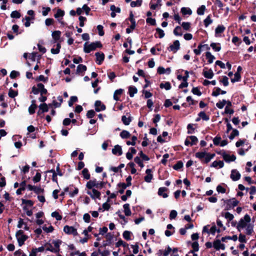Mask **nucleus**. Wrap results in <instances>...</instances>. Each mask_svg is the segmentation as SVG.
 <instances>
[{"label":"nucleus","mask_w":256,"mask_h":256,"mask_svg":"<svg viewBox=\"0 0 256 256\" xmlns=\"http://www.w3.org/2000/svg\"><path fill=\"white\" fill-rule=\"evenodd\" d=\"M106 184L104 182H98L96 179L90 180L87 182L86 184V188L88 190L91 188L101 189Z\"/></svg>","instance_id":"nucleus-1"},{"label":"nucleus","mask_w":256,"mask_h":256,"mask_svg":"<svg viewBox=\"0 0 256 256\" xmlns=\"http://www.w3.org/2000/svg\"><path fill=\"white\" fill-rule=\"evenodd\" d=\"M102 45L100 42H96L88 44L86 42L84 44V50L86 53H89L92 50H95L97 48H102Z\"/></svg>","instance_id":"nucleus-2"},{"label":"nucleus","mask_w":256,"mask_h":256,"mask_svg":"<svg viewBox=\"0 0 256 256\" xmlns=\"http://www.w3.org/2000/svg\"><path fill=\"white\" fill-rule=\"evenodd\" d=\"M250 216L248 214H246L244 218L240 220L237 225L236 228L240 232L241 230L245 228L250 224Z\"/></svg>","instance_id":"nucleus-3"},{"label":"nucleus","mask_w":256,"mask_h":256,"mask_svg":"<svg viewBox=\"0 0 256 256\" xmlns=\"http://www.w3.org/2000/svg\"><path fill=\"white\" fill-rule=\"evenodd\" d=\"M16 238L18 240L19 246H21L24 244V242L28 238V236L24 234V232L22 230H19L16 233Z\"/></svg>","instance_id":"nucleus-4"},{"label":"nucleus","mask_w":256,"mask_h":256,"mask_svg":"<svg viewBox=\"0 0 256 256\" xmlns=\"http://www.w3.org/2000/svg\"><path fill=\"white\" fill-rule=\"evenodd\" d=\"M218 154H220L222 156L224 160H225V162H234L236 159V156L234 155H230L228 154H226L224 151H221L219 152H218Z\"/></svg>","instance_id":"nucleus-5"},{"label":"nucleus","mask_w":256,"mask_h":256,"mask_svg":"<svg viewBox=\"0 0 256 256\" xmlns=\"http://www.w3.org/2000/svg\"><path fill=\"white\" fill-rule=\"evenodd\" d=\"M87 194L90 196L92 199L98 198L100 199V192L98 191L96 188H91V190H88L86 191Z\"/></svg>","instance_id":"nucleus-6"},{"label":"nucleus","mask_w":256,"mask_h":256,"mask_svg":"<svg viewBox=\"0 0 256 256\" xmlns=\"http://www.w3.org/2000/svg\"><path fill=\"white\" fill-rule=\"evenodd\" d=\"M198 141V140L196 136H192L187 137L185 140L184 144L186 146H192L196 144Z\"/></svg>","instance_id":"nucleus-7"},{"label":"nucleus","mask_w":256,"mask_h":256,"mask_svg":"<svg viewBox=\"0 0 256 256\" xmlns=\"http://www.w3.org/2000/svg\"><path fill=\"white\" fill-rule=\"evenodd\" d=\"M64 231L68 234H72L74 236L78 235L76 229L73 226H64Z\"/></svg>","instance_id":"nucleus-8"},{"label":"nucleus","mask_w":256,"mask_h":256,"mask_svg":"<svg viewBox=\"0 0 256 256\" xmlns=\"http://www.w3.org/2000/svg\"><path fill=\"white\" fill-rule=\"evenodd\" d=\"M225 202L227 204V208L229 209L236 206L239 202L235 198H232L226 200Z\"/></svg>","instance_id":"nucleus-9"},{"label":"nucleus","mask_w":256,"mask_h":256,"mask_svg":"<svg viewBox=\"0 0 256 256\" xmlns=\"http://www.w3.org/2000/svg\"><path fill=\"white\" fill-rule=\"evenodd\" d=\"M240 174L236 170H232L231 171L230 178L234 181H236L240 179Z\"/></svg>","instance_id":"nucleus-10"},{"label":"nucleus","mask_w":256,"mask_h":256,"mask_svg":"<svg viewBox=\"0 0 256 256\" xmlns=\"http://www.w3.org/2000/svg\"><path fill=\"white\" fill-rule=\"evenodd\" d=\"M180 48V42L178 40L174 41L173 44L170 45L169 47L170 50L174 52H176Z\"/></svg>","instance_id":"nucleus-11"},{"label":"nucleus","mask_w":256,"mask_h":256,"mask_svg":"<svg viewBox=\"0 0 256 256\" xmlns=\"http://www.w3.org/2000/svg\"><path fill=\"white\" fill-rule=\"evenodd\" d=\"M94 106L96 112H100L106 109V106L100 100H96Z\"/></svg>","instance_id":"nucleus-12"},{"label":"nucleus","mask_w":256,"mask_h":256,"mask_svg":"<svg viewBox=\"0 0 256 256\" xmlns=\"http://www.w3.org/2000/svg\"><path fill=\"white\" fill-rule=\"evenodd\" d=\"M112 153L114 155L121 156L122 154L121 146L117 144L112 149Z\"/></svg>","instance_id":"nucleus-13"},{"label":"nucleus","mask_w":256,"mask_h":256,"mask_svg":"<svg viewBox=\"0 0 256 256\" xmlns=\"http://www.w3.org/2000/svg\"><path fill=\"white\" fill-rule=\"evenodd\" d=\"M203 75L204 76L207 78H212L214 74L212 70H207V68H204L203 70Z\"/></svg>","instance_id":"nucleus-14"},{"label":"nucleus","mask_w":256,"mask_h":256,"mask_svg":"<svg viewBox=\"0 0 256 256\" xmlns=\"http://www.w3.org/2000/svg\"><path fill=\"white\" fill-rule=\"evenodd\" d=\"M214 247L217 250L220 249L224 250L225 248L224 245L222 244L219 240H216L214 242Z\"/></svg>","instance_id":"nucleus-15"},{"label":"nucleus","mask_w":256,"mask_h":256,"mask_svg":"<svg viewBox=\"0 0 256 256\" xmlns=\"http://www.w3.org/2000/svg\"><path fill=\"white\" fill-rule=\"evenodd\" d=\"M52 38L54 40V42H57L60 38L61 32L59 30H56L52 32Z\"/></svg>","instance_id":"nucleus-16"},{"label":"nucleus","mask_w":256,"mask_h":256,"mask_svg":"<svg viewBox=\"0 0 256 256\" xmlns=\"http://www.w3.org/2000/svg\"><path fill=\"white\" fill-rule=\"evenodd\" d=\"M168 190V188L164 187H162L159 188L158 190V195L162 196L164 198H166L168 196V195L165 192Z\"/></svg>","instance_id":"nucleus-17"},{"label":"nucleus","mask_w":256,"mask_h":256,"mask_svg":"<svg viewBox=\"0 0 256 256\" xmlns=\"http://www.w3.org/2000/svg\"><path fill=\"white\" fill-rule=\"evenodd\" d=\"M146 176L144 177V180L148 182H150L153 176L151 174L152 170L150 169H147L146 171Z\"/></svg>","instance_id":"nucleus-18"},{"label":"nucleus","mask_w":256,"mask_h":256,"mask_svg":"<svg viewBox=\"0 0 256 256\" xmlns=\"http://www.w3.org/2000/svg\"><path fill=\"white\" fill-rule=\"evenodd\" d=\"M171 251H172L171 248L168 246L167 248V249L165 250H159L158 252V254L160 256H162V255H163L164 256H166L170 254Z\"/></svg>","instance_id":"nucleus-19"},{"label":"nucleus","mask_w":256,"mask_h":256,"mask_svg":"<svg viewBox=\"0 0 256 256\" xmlns=\"http://www.w3.org/2000/svg\"><path fill=\"white\" fill-rule=\"evenodd\" d=\"M96 58V62L98 64H101L102 62L104 60V55L103 53L96 52L95 54Z\"/></svg>","instance_id":"nucleus-20"},{"label":"nucleus","mask_w":256,"mask_h":256,"mask_svg":"<svg viewBox=\"0 0 256 256\" xmlns=\"http://www.w3.org/2000/svg\"><path fill=\"white\" fill-rule=\"evenodd\" d=\"M37 108V106L36 104V100H32V104L28 108V112L30 114H32L35 112L36 109Z\"/></svg>","instance_id":"nucleus-21"},{"label":"nucleus","mask_w":256,"mask_h":256,"mask_svg":"<svg viewBox=\"0 0 256 256\" xmlns=\"http://www.w3.org/2000/svg\"><path fill=\"white\" fill-rule=\"evenodd\" d=\"M124 90L122 88L116 90L114 94V100L118 101L120 100V96H121Z\"/></svg>","instance_id":"nucleus-22"},{"label":"nucleus","mask_w":256,"mask_h":256,"mask_svg":"<svg viewBox=\"0 0 256 256\" xmlns=\"http://www.w3.org/2000/svg\"><path fill=\"white\" fill-rule=\"evenodd\" d=\"M39 92L40 93L41 95L45 94L47 93V90L44 88V85L41 83L37 84Z\"/></svg>","instance_id":"nucleus-23"},{"label":"nucleus","mask_w":256,"mask_h":256,"mask_svg":"<svg viewBox=\"0 0 256 256\" xmlns=\"http://www.w3.org/2000/svg\"><path fill=\"white\" fill-rule=\"evenodd\" d=\"M224 166V163L222 161L220 160V161H214L212 165L211 166L216 168H222Z\"/></svg>","instance_id":"nucleus-24"},{"label":"nucleus","mask_w":256,"mask_h":256,"mask_svg":"<svg viewBox=\"0 0 256 256\" xmlns=\"http://www.w3.org/2000/svg\"><path fill=\"white\" fill-rule=\"evenodd\" d=\"M220 92L222 94H226V91L222 90H220V88H215L214 90L212 93V96H218L220 94Z\"/></svg>","instance_id":"nucleus-25"},{"label":"nucleus","mask_w":256,"mask_h":256,"mask_svg":"<svg viewBox=\"0 0 256 256\" xmlns=\"http://www.w3.org/2000/svg\"><path fill=\"white\" fill-rule=\"evenodd\" d=\"M123 207L125 215L126 216H130L132 212L130 208V204H126L124 205Z\"/></svg>","instance_id":"nucleus-26"},{"label":"nucleus","mask_w":256,"mask_h":256,"mask_svg":"<svg viewBox=\"0 0 256 256\" xmlns=\"http://www.w3.org/2000/svg\"><path fill=\"white\" fill-rule=\"evenodd\" d=\"M174 34L177 36H182V27L177 26L174 30Z\"/></svg>","instance_id":"nucleus-27"},{"label":"nucleus","mask_w":256,"mask_h":256,"mask_svg":"<svg viewBox=\"0 0 256 256\" xmlns=\"http://www.w3.org/2000/svg\"><path fill=\"white\" fill-rule=\"evenodd\" d=\"M204 46H206L207 49L209 48L208 47V45H206V44H204V45L200 44L198 46V48L194 49V54H196V55H200V53H201L202 48H203Z\"/></svg>","instance_id":"nucleus-28"},{"label":"nucleus","mask_w":256,"mask_h":256,"mask_svg":"<svg viewBox=\"0 0 256 256\" xmlns=\"http://www.w3.org/2000/svg\"><path fill=\"white\" fill-rule=\"evenodd\" d=\"M214 156V154H210L206 153V156L204 157L203 160L205 163H208Z\"/></svg>","instance_id":"nucleus-29"},{"label":"nucleus","mask_w":256,"mask_h":256,"mask_svg":"<svg viewBox=\"0 0 256 256\" xmlns=\"http://www.w3.org/2000/svg\"><path fill=\"white\" fill-rule=\"evenodd\" d=\"M246 234L250 235L254 232V226L252 224H249L246 228Z\"/></svg>","instance_id":"nucleus-30"},{"label":"nucleus","mask_w":256,"mask_h":256,"mask_svg":"<svg viewBox=\"0 0 256 256\" xmlns=\"http://www.w3.org/2000/svg\"><path fill=\"white\" fill-rule=\"evenodd\" d=\"M138 90L136 87L130 86L128 88V93L130 97H133L134 94L137 92Z\"/></svg>","instance_id":"nucleus-31"},{"label":"nucleus","mask_w":256,"mask_h":256,"mask_svg":"<svg viewBox=\"0 0 256 256\" xmlns=\"http://www.w3.org/2000/svg\"><path fill=\"white\" fill-rule=\"evenodd\" d=\"M39 108L40 110H42V112H45L48 111V106L46 103H43L39 106Z\"/></svg>","instance_id":"nucleus-32"},{"label":"nucleus","mask_w":256,"mask_h":256,"mask_svg":"<svg viewBox=\"0 0 256 256\" xmlns=\"http://www.w3.org/2000/svg\"><path fill=\"white\" fill-rule=\"evenodd\" d=\"M206 56L210 64L212 63L214 60L215 59V57L212 55L210 52H206Z\"/></svg>","instance_id":"nucleus-33"},{"label":"nucleus","mask_w":256,"mask_h":256,"mask_svg":"<svg viewBox=\"0 0 256 256\" xmlns=\"http://www.w3.org/2000/svg\"><path fill=\"white\" fill-rule=\"evenodd\" d=\"M181 12L184 15L188 14L190 15L192 14V10L188 8H181Z\"/></svg>","instance_id":"nucleus-34"},{"label":"nucleus","mask_w":256,"mask_h":256,"mask_svg":"<svg viewBox=\"0 0 256 256\" xmlns=\"http://www.w3.org/2000/svg\"><path fill=\"white\" fill-rule=\"evenodd\" d=\"M225 30V28L223 26H218L215 30L216 36H218V34L222 33Z\"/></svg>","instance_id":"nucleus-35"},{"label":"nucleus","mask_w":256,"mask_h":256,"mask_svg":"<svg viewBox=\"0 0 256 256\" xmlns=\"http://www.w3.org/2000/svg\"><path fill=\"white\" fill-rule=\"evenodd\" d=\"M86 70V66L83 64H79L77 67L76 72L78 73H82Z\"/></svg>","instance_id":"nucleus-36"},{"label":"nucleus","mask_w":256,"mask_h":256,"mask_svg":"<svg viewBox=\"0 0 256 256\" xmlns=\"http://www.w3.org/2000/svg\"><path fill=\"white\" fill-rule=\"evenodd\" d=\"M61 48L60 42H58L56 44V48H52L51 49V52L53 54H58L60 52V50Z\"/></svg>","instance_id":"nucleus-37"},{"label":"nucleus","mask_w":256,"mask_h":256,"mask_svg":"<svg viewBox=\"0 0 256 256\" xmlns=\"http://www.w3.org/2000/svg\"><path fill=\"white\" fill-rule=\"evenodd\" d=\"M120 136L122 138H127L130 137V134L128 132L124 130L120 132Z\"/></svg>","instance_id":"nucleus-38"},{"label":"nucleus","mask_w":256,"mask_h":256,"mask_svg":"<svg viewBox=\"0 0 256 256\" xmlns=\"http://www.w3.org/2000/svg\"><path fill=\"white\" fill-rule=\"evenodd\" d=\"M122 120L125 125H128L131 122L130 117L127 118L125 116H123L122 118Z\"/></svg>","instance_id":"nucleus-39"},{"label":"nucleus","mask_w":256,"mask_h":256,"mask_svg":"<svg viewBox=\"0 0 256 256\" xmlns=\"http://www.w3.org/2000/svg\"><path fill=\"white\" fill-rule=\"evenodd\" d=\"M206 152H198L196 154V156L202 161L204 157L206 156Z\"/></svg>","instance_id":"nucleus-40"},{"label":"nucleus","mask_w":256,"mask_h":256,"mask_svg":"<svg viewBox=\"0 0 256 256\" xmlns=\"http://www.w3.org/2000/svg\"><path fill=\"white\" fill-rule=\"evenodd\" d=\"M238 134H239L238 131L236 129H234V130H232V133L230 135L229 138L230 140H232L234 138L235 136H238Z\"/></svg>","instance_id":"nucleus-41"},{"label":"nucleus","mask_w":256,"mask_h":256,"mask_svg":"<svg viewBox=\"0 0 256 256\" xmlns=\"http://www.w3.org/2000/svg\"><path fill=\"white\" fill-rule=\"evenodd\" d=\"M240 79V74L238 72H236L234 74V78L231 79L232 82H238Z\"/></svg>","instance_id":"nucleus-42"},{"label":"nucleus","mask_w":256,"mask_h":256,"mask_svg":"<svg viewBox=\"0 0 256 256\" xmlns=\"http://www.w3.org/2000/svg\"><path fill=\"white\" fill-rule=\"evenodd\" d=\"M210 46L216 52H219L221 48L219 44L212 43L210 44Z\"/></svg>","instance_id":"nucleus-43"},{"label":"nucleus","mask_w":256,"mask_h":256,"mask_svg":"<svg viewBox=\"0 0 256 256\" xmlns=\"http://www.w3.org/2000/svg\"><path fill=\"white\" fill-rule=\"evenodd\" d=\"M82 174L84 178L86 180L90 178V174L87 168H84L82 171Z\"/></svg>","instance_id":"nucleus-44"},{"label":"nucleus","mask_w":256,"mask_h":256,"mask_svg":"<svg viewBox=\"0 0 256 256\" xmlns=\"http://www.w3.org/2000/svg\"><path fill=\"white\" fill-rule=\"evenodd\" d=\"M224 216L228 222H230L234 218V215L230 213L229 212H226L224 214Z\"/></svg>","instance_id":"nucleus-45"},{"label":"nucleus","mask_w":256,"mask_h":256,"mask_svg":"<svg viewBox=\"0 0 256 256\" xmlns=\"http://www.w3.org/2000/svg\"><path fill=\"white\" fill-rule=\"evenodd\" d=\"M142 3V0H137L136 1H132L130 3V6L132 7L139 6H140Z\"/></svg>","instance_id":"nucleus-46"},{"label":"nucleus","mask_w":256,"mask_h":256,"mask_svg":"<svg viewBox=\"0 0 256 256\" xmlns=\"http://www.w3.org/2000/svg\"><path fill=\"white\" fill-rule=\"evenodd\" d=\"M226 100H223L216 104V106L219 108H222L225 104H226Z\"/></svg>","instance_id":"nucleus-47"},{"label":"nucleus","mask_w":256,"mask_h":256,"mask_svg":"<svg viewBox=\"0 0 256 256\" xmlns=\"http://www.w3.org/2000/svg\"><path fill=\"white\" fill-rule=\"evenodd\" d=\"M64 14V11L60 9H58L56 14H54V16L55 18H58L59 17H62Z\"/></svg>","instance_id":"nucleus-48"},{"label":"nucleus","mask_w":256,"mask_h":256,"mask_svg":"<svg viewBox=\"0 0 256 256\" xmlns=\"http://www.w3.org/2000/svg\"><path fill=\"white\" fill-rule=\"evenodd\" d=\"M118 186L122 188L121 190H119V192L121 194L124 192V190L128 187V186L124 183H120Z\"/></svg>","instance_id":"nucleus-49"},{"label":"nucleus","mask_w":256,"mask_h":256,"mask_svg":"<svg viewBox=\"0 0 256 256\" xmlns=\"http://www.w3.org/2000/svg\"><path fill=\"white\" fill-rule=\"evenodd\" d=\"M190 23L189 22H183L182 24V28L186 30H189L190 28Z\"/></svg>","instance_id":"nucleus-50"},{"label":"nucleus","mask_w":256,"mask_h":256,"mask_svg":"<svg viewBox=\"0 0 256 256\" xmlns=\"http://www.w3.org/2000/svg\"><path fill=\"white\" fill-rule=\"evenodd\" d=\"M78 100V98L76 96H72L70 97V100L68 102V106H72L74 103Z\"/></svg>","instance_id":"nucleus-51"},{"label":"nucleus","mask_w":256,"mask_h":256,"mask_svg":"<svg viewBox=\"0 0 256 256\" xmlns=\"http://www.w3.org/2000/svg\"><path fill=\"white\" fill-rule=\"evenodd\" d=\"M160 88H164L166 90H169L171 88V86L170 82H166L165 84H160Z\"/></svg>","instance_id":"nucleus-52"},{"label":"nucleus","mask_w":256,"mask_h":256,"mask_svg":"<svg viewBox=\"0 0 256 256\" xmlns=\"http://www.w3.org/2000/svg\"><path fill=\"white\" fill-rule=\"evenodd\" d=\"M156 34H158V37L160 38H162L164 36V30L160 28H156Z\"/></svg>","instance_id":"nucleus-53"},{"label":"nucleus","mask_w":256,"mask_h":256,"mask_svg":"<svg viewBox=\"0 0 256 256\" xmlns=\"http://www.w3.org/2000/svg\"><path fill=\"white\" fill-rule=\"evenodd\" d=\"M206 10V6L204 5L200 6L198 8L197 13L199 15H203L204 14V10Z\"/></svg>","instance_id":"nucleus-54"},{"label":"nucleus","mask_w":256,"mask_h":256,"mask_svg":"<svg viewBox=\"0 0 256 256\" xmlns=\"http://www.w3.org/2000/svg\"><path fill=\"white\" fill-rule=\"evenodd\" d=\"M212 20H211L210 16H207V18L204 20V22L206 27L208 26L209 24H212Z\"/></svg>","instance_id":"nucleus-55"},{"label":"nucleus","mask_w":256,"mask_h":256,"mask_svg":"<svg viewBox=\"0 0 256 256\" xmlns=\"http://www.w3.org/2000/svg\"><path fill=\"white\" fill-rule=\"evenodd\" d=\"M42 229H43V230H44V232H52L54 230V228H53V226H50L47 227V226H46V225H44V226H42Z\"/></svg>","instance_id":"nucleus-56"},{"label":"nucleus","mask_w":256,"mask_h":256,"mask_svg":"<svg viewBox=\"0 0 256 256\" xmlns=\"http://www.w3.org/2000/svg\"><path fill=\"white\" fill-rule=\"evenodd\" d=\"M18 92L10 88L8 92V96L12 98H14L18 95Z\"/></svg>","instance_id":"nucleus-57"},{"label":"nucleus","mask_w":256,"mask_h":256,"mask_svg":"<svg viewBox=\"0 0 256 256\" xmlns=\"http://www.w3.org/2000/svg\"><path fill=\"white\" fill-rule=\"evenodd\" d=\"M130 236L131 232L129 231L126 230L123 233V236L126 240H130L131 239Z\"/></svg>","instance_id":"nucleus-58"},{"label":"nucleus","mask_w":256,"mask_h":256,"mask_svg":"<svg viewBox=\"0 0 256 256\" xmlns=\"http://www.w3.org/2000/svg\"><path fill=\"white\" fill-rule=\"evenodd\" d=\"M10 16L12 18H18L20 17V14L18 12L14 10L11 13Z\"/></svg>","instance_id":"nucleus-59"},{"label":"nucleus","mask_w":256,"mask_h":256,"mask_svg":"<svg viewBox=\"0 0 256 256\" xmlns=\"http://www.w3.org/2000/svg\"><path fill=\"white\" fill-rule=\"evenodd\" d=\"M47 250L53 252H59L60 249H55L54 248H52V246L51 244H48L47 246V248H46Z\"/></svg>","instance_id":"nucleus-60"},{"label":"nucleus","mask_w":256,"mask_h":256,"mask_svg":"<svg viewBox=\"0 0 256 256\" xmlns=\"http://www.w3.org/2000/svg\"><path fill=\"white\" fill-rule=\"evenodd\" d=\"M41 178V174L39 172H37L35 176L33 178L32 180L34 182H38L40 181Z\"/></svg>","instance_id":"nucleus-61"},{"label":"nucleus","mask_w":256,"mask_h":256,"mask_svg":"<svg viewBox=\"0 0 256 256\" xmlns=\"http://www.w3.org/2000/svg\"><path fill=\"white\" fill-rule=\"evenodd\" d=\"M52 216L54 218H55L58 220H60L62 218V216L57 212H53L52 214Z\"/></svg>","instance_id":"nucleus-62"},{"label":"nucleus","mask_w":256,"mask_h":256,"mask_svg":"<svg viewBox=\"0 0 256 256\" xmlns=\"http://www.w3.org/2000/svg\"><path fill=\"white\" fill-rule=\"evenodd\" d=\"M44 190V189L42 188L40 186H35L33 191L37 194H40L42 193Z\"/></svg>","instance_id":"nucleus-63"},{"label":"nucleus","mask_w":256,"mask_h":256,"mask_svg":"<svg viewBox=\"0 0 256 256\" xmlns=\"http://www.w3.org/2000/svg\"><path fill=\"white\" fill-rule=\"evenodd\" d=\"M183 166V164L182 162H178L174 166V168L176 170H178Z\"/></svg>","instance_id":"nucleus-64"}]
</instances>
